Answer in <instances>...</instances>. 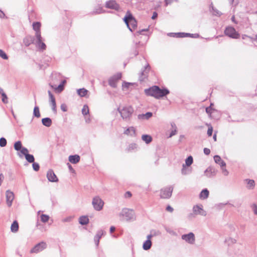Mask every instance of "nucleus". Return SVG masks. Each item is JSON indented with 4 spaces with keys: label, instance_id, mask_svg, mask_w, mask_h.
<instances>
[{
    "label": "nucleus",
    "instance_id": "1",
    "mask_svg": "<svg viewBox=\"0 0 257 257\" xmlns=\"http://www.w3.org/2000/svg\"><path fill=\"white\" fill-rule=\"evenodd\" d=\"M145 92L147 95L152 96L157 98L163 97L169 93V91L167 89H161L156 86L145 89Z\"/></svg>",
    "mask_w": 257,
    "mask_h": 257
},
{
    "label": "nucleus",
    "instance_id": "2",
    "mask_svg": "<svg viewBox=\"0 0 257 257\" xmlns=\"http://www.w3.org/2000/svg\"><path fill=\"white\" fill-rule=\"evenodd\" d=\"M121 220L130 221L135 219L134 211L128 208H123L119 214Z\"/></svg>",
    "mask_w": 257,
    "mask_h": 257
},
{
    "label": "nucleus",
    "instance_id": "3",
    "mask_svg": "<svg viewBox=\"0 0 257 257\" xmlns=\"http://www.w3.org/2000/svg\"><path fill=\"white\" fill-rule=\"evenodd\" d=\"M123 21L131 31L132 32L133 29H134L137 27V22L130 11L126 12Z\"/></svg>",
    "mask_w": 257,
    "mask_h": 257
},
{
    "label": "nucleus",
    "instance_id": "4",
    "mask_svg": "<svg viewBox=\"0 0 257 257\" xmlns=\"http://www.w3.org/2000/svg\"><path fill=\"white\" fill-rule=\"evenodd\" d=\"M118 110L123 119H129L134 112L133 107L130 105H125L122 108H119Z\"/></svg>",
    "mask_w": 257,
    "mask_h": 257
},
{
    "label": "nucleus",
    "instance_id": "5",
    "mask_svg": "<svg viewBox=\"0 0 257 257\" xmlns=\"http://www.w3.org/2000/svg\"><path fill=\"white\" fill-rule=\"evenodd\" d=\"M92 204L95 210L100 211L103 208L104 202L100 197L96 196L93 198Z\"/></svg>",
    "mask_w": 257,
    "mask_h": 257
},
{
    "label": "nucleus",
    "instance_id": "6",
    "mask_svg": "<svg viewBox=\"0 0 257 257\" xmlns=\"http://www.w3.org/2000/svg\"><path fill=\"white\" fill-rule=\"evenodd\" d=\"M193 214H190L189 217L191 218L194 217V215H200L202 216L206 215V212L203 209L202 205H196L193 208Z\"/></svg>",
    "mask_w": 257,
    "mask_h": 257
},
{
    "label": "nucleus",
    "instance_id": "7",
    "mask_svg": "<svg viewBox=\"0 0 257 257\" xmlns=\"http://www.w3.org/2000/svg\"><path fill=\"white\" fill-rule=\"evenodd\" d=\"M224 32L226 35L231 38L238 39L239 37V33L232 27L226 28Z\"/></svg>",
    "mask_w": 257,
    "mask_h": 257
},
{
    "label": "nucleus",
    "instance_id": "8",
    "mask_svg": "<svg viewBox=\"0 0 257 257\" xmlns=\"http://www.w3.org/2000/svg\"><path fill=\"white\" fill-rule=\"evenodd\" d=\"M181 238L186 242L191 244H194L195 241V235L192 232L182 235Z\"/></svg>",
    "mask_w": 257,
    "mask_h": 257
},
{
    "label": "nucleus",
    "instance_id": "9",
    "mask_svg": "<svg viewBox=\"0 0 257 257\" xmlns=\"http://www.w3.org/2000/svg\"><path fill=\"white\" fill-rule=\"evenodd\" d=\"M173 188L171 186L165 188L161 191V197L166 199L170 198L172 195Z\"/></svg>",
    "mask_w": 257,
    "mask_h": 257
},
{
    "label": "nucleus",
    "instance_id": "10",
    "mask_svg": "<svg viewBox=\"0 0 257 257\" xmlns=\"http://www.w3.org/2000/svg\"><path fill=\"white\" fill-rule=\"evenodd\" d=\"M46 243L44 242H41L36 244L33 248H32L31 250H30V252L31 253H38L44 250L45 248H46Z\"/></svg>",
    "mask_w": 257,
    "mask_h": 257
},
{
    "label": "nucleus",
    "instance_id": "11",
    "mask_svg": "<svg viewBox=\"0 0 257 257\" xmlns=\"http://www.w3.org/2000/svg\"><path fill=\"white\" fill-rule=\"evenodd\" d=\"M121 77V73H117L116 75L112 76L109 80V84L113 87H115L116 86V82L117 81L120 79Z\"/></svg>",
    "mask_w": 257,
    "mask_h": 257
},
{
    "label": "nucleus",
    "instance_id": "12",
    "mask_svg": "<svg viewBox=\"0 0 257 257\" xmlns=\"http://www.w3.org/2000/svg\"><path fill=\"white\" fill-rule=\"evenodd\" d=\"M41 24L40 22H34L33 24V29L35 31V37L36 38L40 39L41 34L40 28Z\"/></svg>",
    "mask_w": 257,
    "mask_h": 257
},
{
    "label": "nucleus",
    "instance_id": "13",
    "mask_svg": "<svg viewBox=\"0 0 257 257\" xmlns=\"http://www.w3.org/2000/svg\"><path fill=\"white\" fill-rule=\"evenodd\" d=\"M217 171L215 168L212 167H209L208 168L206 169L204 171V175L210 178L214 176H215L216 174Z\"/></svg>",
    "mask_w": 257,
    "mask_h": 257
},
{
    "label": "nucleus",
    "instance_id": "14",
    "mask_svg": "<svg viewBox=\"0 0 257 257\" xmlns=\"http://www.w3.org/2000/svg\"><path fill=\"white\" fill-rule=\"evenodd\" d=\"M7 203L10 207L12 205V201L14 199V194L13 192L9 190L6 192Z\"/></svg>",
    "mask_w": 257,
    "mask_h": 257
},
{
    "label": "nucleus",
    "instance_id": "15",
    "mask_svg": "<svg viewBox=\"0 0 257 257\" xmlns=\"http://www.w3.org/2000/svg\"><path fill=\"white\" fill-rule=\"evenodd\" d=\"M150 68L149 65H147V66L145 67V69L143 70V71L142 72L141 74V75L140 76V81H144L147 77L148 74L150 71Z\"/></svg>",
    "mask_w": 257,
    "mask_h": 257
},
{
    "label": "nucleus",
    "instance_id": "16",
    "mask_svg": "<svg viewBox=\"0 0 257 257\" xmlns=\"http://www.w3.org/2000/svg\"><path fill=\"white\" fill-rule=\"evenodd\" d=\"M47 177L48 179L51 182H57L58 181V179L52 170H49L47 174Z\"/></svg>",
    "mask_w": 257,
    "mask_h": 257
},
{
    "label": "nucleus",
    "instance_id": "17",
    "mask_svg": "<svg viewBox=\"0 0 257 257\" xmlns=\"http://www.w3.org/2000/svg\"><path fill=\"white\" fill-rule=\"evenodd\" d=\"M124 134L132 137L136 136V128L133 126H130L125 130Z\"/></svg>",
    "mask_w": 257,
    "mask_h": 257
},
{
    "label": "nucleus",
    "instance_id": "18",
    "mask_svg": "<svg viewBox=\"0 0 257 257\" xmlns=\"http://www.w3.org/2000/svg\"><path fill=\"white\" fill-rule=\"evenodd\" d=\"M106 7L109 9L118 10L119 8L118 5L116 3L115 1H110L107 2L106 3Z\"/></svg>",
    "mask_w": 257,
    "mask_h": 257
},
{
    "label": "nucleus",
    "instance_id": "19",
    "mask_svg": "<svg viewBox=\"0 0 257 257\" xmlns=\"http://www.w3.org/2000/svg\"><path fill=\"white\" fill-rule=\"evenodd\" d=\"M64 84V81H62L61 83L58 86L55 85L50 84L51 87L56 92H61L63 90V86Z\"/></svg>",
    "mask_w": 257,
    "mask_h": 257
},
{
    "label": "nucleus",
    "instance_id": "20",
    "mask_svg": "<svg viewBox=\"0 0 257 257\" xmlns=\"http://www.w3.org/2000/svg\"><path fill=\"white\" fill-rule=\"evenodd\" d=\"M80 157L78 155H71L68 157L69 161L72 164H77L80 161Z\"/></svg>",
    "mask_w": 257,
    "mask_h": 257
},
{
    "label": "nucleus",
    "instance_id": "21",
    "mask_svg": "<svg viewBox=\"0 0 257 257\" xmlns=\"http://www.w3.org/2000/svg\"><path fill=\"white\" fill-rule=\"evenodd\" d=\"M152 237L151 235H149L147 236L148 239L143 244V248L145 250H148L150 249L151 247L152 243L150 240L151 238Z\"/></svg>",
    "mask_w": 257,
    "mask_h": 257
},
{
    "label": "nucleus",
    "instance_id": "22",
    "mask_svg": "<svg viewBox=\"0 0 257 257\" xmlns=\"http://www.w3.org/2000/svg\"><path fill=\"white\" fill-rule=\"evenodd\" d=\"M214 160L216 163L218 164L221 167H225V163L221 159L220 156L216 155L214 157Z\"/></svg>",
    "mask_w": 257,
    "mask_h": 257
},
{
    "label": "nucleus",
    "instance_id": "23",
    "mask_svg": "<svg viewBox=\"0 0 257 257\" xmlns=\"http://www.w3.org/2000/svg\"><path fill=\"white\" fill-rule=\"evenodd\" d=\"M152 113L150 112H147L145 114H140L138 115V119L140 120L148 119L152 116Z\"/></svg>",
    "mask_w": 257,
    "mask_h": 257
},
{
    "label": "nucleus",
    "instance_id": "24",
    "mask_svg": "<svg viewBox=\"0 0 257 257\" xmlns=\"http://www.w3.org/2000/svg\"><path fill=\"white\" fill-rule=\"evenodd\" d=\"M36 39H37V43L38 47L42 50H45L46 48V46L45 44L43 42L42 38L41 36H40V39H39V38H36Z\"/></svg>",
    "mask_w": 257,
    "mask_h": 257
},
{
    "label": "nucleus",
    "instance_id": "25",
    "mask_svg": "<svg viewBox=\"0 0 257 257\" xmlns=\"http://www.w3.org/2000/svg\"><path fill=\"white\" fill-rule=\"evenodd\" d=\"M33 42V38L31 36H27L24 39V43L26 46H29Z\"/></svg>",
    "mask_w": 257,
    "mask_h": 257
},
{
    "label": "nucleus",
    "instance_id": "26",
    "mask_svg": "<svg viewBox=\"0 0 257 257\" xmlns=\"http://www.w3.org/2000/svg\"><path fill=\"white\" fill-rule=\"evenodd\" d=\"M245 181L247 183L246 187L248 189H252L254 188V185H255L254 180H250V179H246V180H245Z\"/></svg>",
    "mask_w": 257,
    "mask_h": 257
},
{
    "label": "nucleus",
    "instance_id": "27",
    "mask_svg": "<svg viewBox=\"0 0 257 257\" xmlns=\"http://www.w3.org/2000/svg\"><path fill=\"white\" fill-rule=\"evenodd\" d=\"M48 94H49L50 100L52 103L53 109H54L56 107V105L55 97L50 91H48Z\"/></svg>",
    "mask_w": 257,
    "mask_h": 257
},
{
    "label": "nucleus",
    "instance_id": "28",
    "mask_svg": "<svg viewBox=\"0 0 257 257\" xmlns=\"http://www.w3.org/2000/svg\"><path fill=\"white\" fill-rule=\"evenodd\" d=\"M79 222L82 225H86L89 222V219L87 216H82L79 218Z\"/></svg>",
    "mask_w": 257,
    "mask_h": 257
},
{
    "label": "nucleus",
    "instance_id": "29",
    "mask_svg": "<svg viewBox=\"0 0 257 257\" xmlns=\"http://www.w3.org/2000/svg\"><path fill=\"white\" fill-rule=\"evenodd\" d=\"M19 229V224L17 221H14L11 226V230L13 232H16Z\"/></svg>",
    "mask_w": 257,
    "mask_h": 257
},
{
    "label": "nucleus",
    "instance_id": "30",
    "mask_svg": "<svg viewBox=\"0 0 257 257\" xmlns=\"http://www.w3.org/2000/svg\"><path fill=\"white\" fill-rule=\"evenodd\" d=\"M103 234V232L102 230L98 231L94 237V241L97 245H98L100 238L101 237Z\"/></svg>",
    "mask_w": 257,
    "mask_h": 257
},
{
    "label": "nucleus",
    "instance_id": "31",
    "mask_svg": "<svg viewBox=\"0 0 257 257\" xmlns=\"http://www.w3.org/2000/svg\"><path fill=\"white\" fill-rule=\"evenodd\" d=\"M142 139L147 144L150 143L152 141L151 136L148 135H143L142 136Z\"/></svg>",
    "mask_w": 257,
    "mask_h": 257
},
{
    "label": "nucleus",
    "instance_id": "32",
    "mask_svg": "<svg viewBox=\"0 0 257 257\" xmlns=\"http://www.w3.org/2000/svg\"><path fill=\"white\" fill-rule=\"evenodd\" d=\"M209 191L206 189L203 190L200 194V198L202 199H205L208 197Z\"/></svg>",
    "mask_w": 257,
    "mask_h": 257
},
{
    "label": "nucleus",
    "instance_id": "33",
    "mask_svg": "<svg viewBox=\"0 0 257 257\" xmlns=\"http://www.w3.org/2000/svg\"><path fill=\"white\" fill-rule=\"evenodd\" d=\"M88 90L84 88H81L77 90V93L81 97L86 96Z\"/></svg>",
    "mask_w": 257,
    "mask_h": 257
},
{
    "label": "nucleus",
    "instance_id": "34",
    "mask_svg": "<svg viewBox=\"0 0 257 257\" xmlns=\"http://www.w3.org/2000/svg\"><path fill=\"white\" fill-rule=\"evenodd\" d=\"M43 124L46 126H50L51 125L52 121L49 118H44L42 120Z\"/></svg>",
    "mask_w": 257,
    "mask_h": 257
},
{
    "label": "nucleus",
    "instance_id": "35",
    "mask_svg": "<svg viewBox=\"0 0 257 257\" xmlns=\"http://www.w3.org/2000/svg\"><path fill=\"white\" fill-rule=\"evenodd\" d=\"M137 148V144L135 143L131 144L128 145L127 148H126V150L127 152H131L132 151Z\"/></svg>",
    "mask_w": 257,
    "mask_h": 257
},
{
    "label": "nucleus",
    "instance_id": "36",
    "mask_svg": "<svg viewBox=\"0 0 257 257\" xmlns=\"http://www.w3.org/2000/svg\"><path fill=\"white\" fill-rule=\"evenodd\" d=\"M50 217L48 215L42 214L40 216L41 221L44 223H46L49 220Z\"/></svg>",
    "mask_w": 257,
    "mask_h": 257
},
{
    "label": "nucleus",
    "instance_id": "37",
    "mask_svg": "<svg viewBox=\"0 0 257 257\" xmlns=\"http://www.w3.org/2000/svg\"><path fill=\"white\" fill-rule=\"evenodd\" d=\"M193 163V158L192 156L188 157L185 160L186 166H190Z\"/></svg>",
    "mask_w": 257,
    "mask_h": 257
},
{
    "label": "nucleus",
    "instance_id": "38",
    "mask_svg": "<svg viewBox=\"0 0 257 257\" xmlns=\"http://www.w3.org/2000/svg\"><path fill=\"white\" fill-rule=\"evenodd\" d=\"M89 108L88 106L87 105H84L82 109V113L84 115H87V114H89Z\"/></svg>",
    "mask_w": 257,
    "mask_h": 257
},
{
    "label": "nucleus",
    "instance_id": "39",
    "mask_svg": "<svg viewBox=\"0 0 257 257\" xmlns=\"http://www.w3.org/2000/svg\"><path fill=\"white\" fill-rule=\"evenodd\" d=\"M22 143L20 141H18L14 144V148L16 151L20 150L22 148Z\"/></svg>",
    "mask_w": 257,
    "mask_h": 257
},
{
    "label": "nucleus",
    "instance_id": "40",
    "mask_svg": "<svg viewBox=\"0 0 257 257\" xmlns=\"http://www.w3.org/2000/svg\"><path fill=\"white\" fill-rule=\"evenodd\" d=\"M27 161L29 163H34L35 159L32 155L28 154L25 157Z\"/></svg>",
    "mask_w": 257,
    "mask_h": 257
},
{
    "label": "nucleus",
    "instance_id": "41",
    "mask_svg": "<svg viewBox=\"0 0 257 257\" xmlns=\"http://www.w3.org/2000/svg\"><path fill=\"white\" fill-rule=\"evenodd\" d=\"M34 115L37 117H40V112L38 106H35L34 108Z\"/></svg>",
    "mask_w": 257,
    "mask_h": 257
},
{
    "label": "nucleus",
    "instance_id": "42",
    "mask_svg": "<svg viewBox=\"0 0 257 257\" xmlns=\"http://www.w3.org/2000/svg\"><path fill=\"white\" fill-rule=\"evenodd\" d=\"M226 241L229 245H230L235 243L236 242V240L235 238L229 237L226 239Z\"/></svg>",
    "mask_w": 257,
    "mask_h": 257
},
{
    "label": "nucleus",
    "instance_id": "43",
    "mask_svg": "<svg viewBox=\"0 0 257 257\" xmlns=\"http://www.w3.org/2000/svg\"><path fill=\"white\" fill-rule=\"evenodd\" d=\"M67 166L68 167L70 172L72 174L73 176H75L76 172L74 169L72 168V166L69 163L67 164Z\"/></svg>",
    "mask_w": 257,
    "mask_h": 257
},
{
    "label": "nucleus",
    "instance_id": "44",
    "mask_svg": "<svg viewBox=\"0 0 257 257\" xmlns=\"http://www.w3.org/2000/svg\"><path fill=\"white\" fill-rule=\"evenodd\" d=\"M7 145V140L4 138H2L0 139V146L4 147H5Z\"/></svg>",
    "mask_w": 257,
    "mask_h": 257
},
{
    "label": "nucleus",
    "instance_id": "45",
    "mask_svg": "<svg viewBox=\"0 0 257 257\" xmlns=\"http://www.w3.org/2000/svg\"><path fill=\"white\" fill-rule=\"evenodd\" d=\"M172 126L173 127L174 130H173L171 132V134L170 135L169 137H171L175 135L176 134V132H177V130H176L177 127H176V125L174 123L172 124Z\"/></svg>",
    "mask_w": 257,
    "mask_h": 257
},
{
    "label": "nucleus",
    "instance_id": "46",
    "mask_svg": "<svg viewBox=\"0 0 257 257\" xmlns=\"http://www.w3.org/2000/svg\"><path fill=\"white\" fill-rule=\"evenodd\" d=\"M0 57H1L3 59L7 60L8 59V57L5 52L2 50L0 49Z\"/></svg>",
    "mask_w": 257,
    "mask_h": 257
},
{
    "label": "nucleus",
    "instance_id": "47",
    "mask_svg": "<svg viewBox=\"0 0 257 257\" xmlns=\"http://www.w3.org/2000/svg\"><path fill=\"white\" fill-rule=\"evenodd\" d=\"M21 152L22 154L24 155L25 157L29 154L28 150L26 148H22L21 150Z\"/></svg>",
    "mask_w": 257,
    "mask_h": 257
},
{
    "label": "nucleus",
    "instance_id": "48",
    "mask_svg": "<svg viewBox=\"0 0 257 257\" xmlns=\"http://www.w3.org/2000/svg\"><path fill=\"white\" fill-rule=\"evenodd\" d=\"M251 207L253 213L257 215V205L256 204H253L251 205Z\"/></svg>",
    "mask_w": 257,
    "mask_h": 257
},
{
    "label": "nucleus",
    "instance_id": "49",
    "mask_svg": "<svg viewBox=\"0 0 257 257\" xmlns=\"http://www.w3.org/2000/svg\"><path fill=\"white\" fill-rule=\"evenodd\" d=\"M33 168L35 171H37L39 170V168H40L39 165L37 163H33Z\"/></svg>",
    "mask_w": 257,
    "mask_h": 257
},
{
    "label": "nucleus",
    "instance_id": "50",
    "mask_svg": "<svg viewBox=\"0 0 257 257\" xmlns=\"http://www.w3.org/2000/svg\"><path fill=\"white\" fill-rule=\"evenodd\" d=\"M221 169H222V174L224 176H227L228 175L229 173H228V171L226 169L225 167H221Z\"/></svg>",
    "mask_w": 257,
    "mask_h": 257
},
{
    "label": "nucleus",
    "instance_id": "51",
    "mask_svg": "<svg viewBox=\"0 0 257 257\" xmlns=\"http://www.w3.org/2000/svg\"><path fill=\"white\" fill-rule=\"evenodd\" d=\"M182 173L184 175L187 174V169L185 165H183V168L181 170Z\"/></svg>",
    "mask_w": 257,
    "mask_h": 257
},
{
    "label": "nucleus",
    "instance_id": "52",
    "mask_svg": "<svg viewBox=\"0 0 257 257\" xmlns=\"http://www.w3.org/2000/svg\"><path fill=\"white\" fill-rule=\"evenodd\" d=\"M2 101L5 102L7 103L8 102V97L5 93H3L2 95Z\"/></svg>",
    "mask_w": 257,
    "mask_h": 257
},
{
    "label": "nucleus",
    "instance_id": "53",
    "mask_svg": "<svg viewBox=\"0 0 257 257\" xmlns=\"http://www.w3.org/2000/svg\"><path fill=\"white\" fill-rule=\"evenodd\" d=\"M212 132H213V128L212 126H210L208 128V131H207V135L209 136H211L212 134Z\"/></svg>",
    "mask_w": 257,
    "mask_h": 257
},
{
    "label": "nucleus",
    "instance_id": "54",
    "mask_svg": "<svg viewBox=\"0 0 257 257\" xmlns=\"http://www.w3.org/2000/svg\"><path fill=\"white\" fill-rule=\"evenodd\" d=\"M204 153L205 155H209L210 153V151L208 148H204Z\"/></svg>",
    "mask_w": 257,
    "mask_h": 257
},
{
    "label": "nucleus",
    "instance_id": "55",
    "mask_svg": "<svg viewBox=\"0 0 257 257\" xmlns=\"http://www.w3.org/2000/svg\"><path fill=\"white\" fill-rule=\"evenodd\" d=\"M85 122L86 123H89L91 121V119H90L89 115H85Z\"/></svg>",
    "mask_w": 257,
    "mask_h": 257
},
{
    "label": "nucleus",
    "instance_id": "56",
    "mask_svg": "<svg viewBox=\"0 0 257 257\" xmlns=\"http://www.w3.org/2000/svg\"><path fill=\"white\" fill-rule=\"evenodd\" d=\"M166 210L169 212H172L173 211V208L170 206H168L166 208Z\"/></svg>",
    "mask_w": 257,
    "mask_h": 257
},
{
    "label": "nucleus",
    "instance_id": "57",
    "mask_svg": "<svg viewBox=\"0 0 257 257\" xmlns=\"http://www.w3.org/2000/svg\"><path fill=\"white\" fill-rule=\"evenodd\" d=\"M206 111L207 113L210 114L211 113V106L207 107L206 108Z\"/></svg>",
    "mask_w": 257,
    "mask_h": 257
},
{
    "label": "nucleus",
    "instance_id": "58",
    "mask_svg": "<svg viewBox=\"0 0 257 257\" xmlns=\"http://www.w3.org/2000/svg\"><path fill=\"white\" fill-rule=\"evenodd\" d=\"M157 16H158V14L156 12H154L153 13V16L152 17V19L154 20L157 17Z\"/></svg>",
    "mask_w": 257,
    "mask_h": 257
},
{
    "label": "nucleus",
    "instance_id": "59",
    "mask_svg": "<svg viewBox=\"0 0 257 257\" xmlns=\"http://www.w3.org/2000/svg\"><path fill=\"white\" fill-rule=\"evenodd\" d=\"M132 196V194L130 192H127L125 194V197H130Z\"/></svg>",
    "mask_w": 257,
    "mask_h": 257
},
{
    "label": "nucleus",
    "instance_id": "60",
    "mask_svg": "<svg viewBox=\"0 0 257 257\" xmlns=\"http://www.w3.org/2000/svg\"><path fill=\"white\" fill-rule=\"evenodd\" d=\"M4 179V176L3 174H0V186L1 185Z\"/></svg>",
    "mask_w": 257,
    "mask_h": 257
},
{
    "label": "nucleus",
    "instance_id": "61",
    "mask_svg": "<svg viewBox=\"0 0 257 257\" xmlns=\"http://www.w3.org/2000/svg\"><path fill=\"white\" fill-rule=\"evenodd\" d=\"M213 14L215 15L220 16L221 13L218 11H214Z\"/></svg>",
    "mask_w": 257,
    "mask_h": 257
},
{
    "label": "nucleus",
    "instance_id": "62",
    "mask_svg": "<svg viewBox=\"0 0 257 257\" xmlns=\"http://www.w3.org/2000/svg\"><path fill=\"white\" fill-rule=\"evenodd\" d=\"M130 83H125L124 84L122 85V86L123 87H128V86L130 85Z\"/></svg>",
    "mask_w": 257,
    "mask_h": 257
},
{
    "label": "nucleus",
    "instance_id": "63",
    "mask_svg": "<svg viewBox=\"0 0 257 257\" xmlns=\"http://www.w3.org/2000/svg\"><path fill=\"white\" fill-rule=\"evenodd\" d=\"M115 230V227L114 226H111L110 228V231L111 232H112Z\"/></svg>",
    "mask_w": 257,
    "mask_h": 257
},
{
    "label": "nucleus",
    "instance_id": "64",
    "mask_svg": "<svg viewBox=\"0 0 257 257\" xmlns=\"http://www.w3.org/2000/svg\"><path fill=\"white\" fill-rule=\"evenodd\" d=\"M250 39L252 40V41H255L257 42V35L255 36V38H250Z\"/></svg>",
    "mask_w": 257,
    "mask_h": 257
}]
</instances>
